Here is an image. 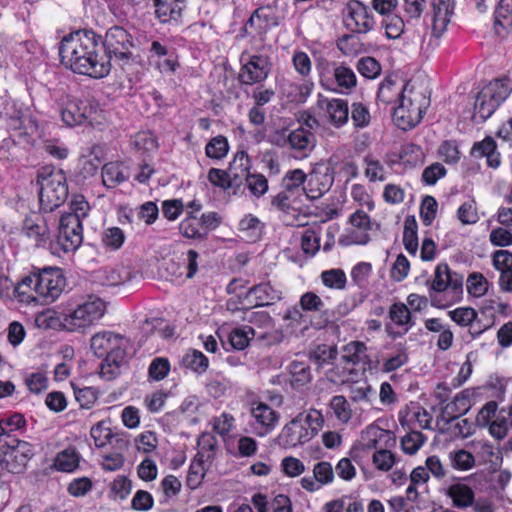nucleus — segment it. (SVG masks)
<instances>
[{
	"mask_svg": "<svg viewBox=\"0 0 512 512\" xmlns=\"http://www.w3.org/2000/svg\"><path fill=\"white\" fill-rule=\"evenodd\" d=\"M59 56L61 63L76 74L101 79L111 71L102 37L92 30H77L64 36L59 44Z\"/></svg>",
	"mask_w": 512,
	"mask_h": 512,
	"instance_id": "nucleus-1",
	"label": "nucleus"
},
{
	"mask_svg": "<svg viewBox=\"0 0 512 512\" xmlns=\"http://www.w3.org/2000/svg\"><path fill=\"white\" fill-rule=\"evenodd\" d=\"M126 339L112 331H101L94 334L90 340L93 353L103 358L101 375L106 379H112L118 373V369L125 358Z\"/></svg>",
	"mask_w": 512,
	"mask_h": 512,
	"instance_id": "nucleus-2",
	"label": "nucleus"
},
{
	"mask_svg": "<svg viewBox=\"0 0 512 512\" xmlns=\"http://www.w3.org/2000/svg\"><path fill=\"white\" fill-rule=\"evenodd\" d=\"M324 417L321 411L309 409L299 413L288 422L277 437L278 444L284 448H295L312 440L322 429Z\"/></svg>",
	"mask_w": 512,
	"mask_h": 512,
	"instance_id": "nucleus-3",
	"label": "nucleus"
},
{
	"mask_svg": "<svg viewBox=\"0 0 512 512\" xmlns=\"http://www.w3.org/2000/svg\"><path fill=\"white\" fill-rule=\"evenodd\" d=\"M429 104L430 98L424 89L407 83L404 85L400 101L394 107L395 124L402 130L414 128L422 120Z\"/></svg>",
	"mask_w": 512,
	"mask_h": 512,
	"instance_id": "nucleus-4",
	"label": "nucleus"
},
{
	"mask_svg": "<svg viewBox=\"0 0 512 512\" xmlns=\"http://www.w3.org/2000/svg\"><path fill=\"white\" fill-rule=\"evenodd\" d=\"M320 86L329 92L347 95L357 85V77L354 71L347 65L332 64L325 59H320L316 64Z\"/></svg>",
	"mask_w": 512,
	"mask_h": 512,
	"instance_id": "nucleus-5",
	"label": "nucleus"
},
{
	"mask_svg": "<svg viewBox=\"0 0 512 512\" xmlns=\"http://www.w3.org/2000/svg\"><path fill=\"white\" fill-rule=\"evenodd\" d=\"M511 92V82L508 79H495L489 82L476 96L473 119L476 122L487 120Z\"/></svg>",
	"mask_w": 512,
	"mask_h": 512,
	"instance_id": "nucleus-6",
	"label": "nucleus"
},
{
	"mask_svg": "<svg viewBox=\"0 0 512 512\" xmlns=\"http://www.w3.org/2000/svg\"><path fill=\"white\" fill-rule=\"evenodd\" d=\"M37 183L39 189L40 208L44 212H51L65 202L68 196L66 177L60 170L48 171L44 169L39 173Z\"/></svg>",
	"mask_w": 512,
	"mask_h": 512,
	"instance_id": "nucleus-7",
	"label": "nucleus"
},
{
	"mask_svg": "<svg viewBox=\"0 0 512 512\" xmlns=\"http://www.w3.org/2000/svg\"><path fill=\"white\" fill-rule=\"evenodd\" d=\"M106 305L100 298L89 296L65 312V330L84 331L93 326L105 314Z\"/></svg>",
	"mask_w": 512,
	"mask_h": 512,
	"instance_id": "nucleus-8",
	"label": "nucleus"
},
{
	"mask_svg": "<svg viewBox=\"0 0 512 512\" xmlns=\"http://www.w3.org/2000/svg\"><path fill=\"white\" fill-rule=\"evenodd\" d=\"M238 79L243 85H254L265 81L272 69L271 58L266 53L250 54L243 52Z\"/></svg>",
	"mask_w": 512,
	"mask_h": 512,
	"instance_id": "nucleus-9",
	"label": "nucleus"
},
{
	"mask_svg": "<svg viewBox=\"0 0 512 512\" xmlns=\"http://www.w3.org/2000/svg\"><path fill=\"white\" fill-rule=\"evenodd\" d=\"M463 277L453 272L446 263H439L434 270L432 279L429 281V296L434 306L440 307L436 299L439 293H452L458 296L462 292Z\"/></svg>",
	"mask_w": 512,
	"mask_h": 512,
	"instance_id": "nucleus-10",
	"label": "nucleus"
},
{
	"mask_svg": "<svg viewBox=\"0 0 512 512\" xmlns=\"http://www.w3.org/2000/svg\"><path fill=\"white\" fill-rule=\"evenodd\" d=\"M34 274L36 294L41 303L48 304L58 299L66 285L62 270L57 267H46Z\"/></svg>",
	"mask_w": 512,
	"mask_h": 512,
	"instance_id": "nucleus-11",
	"label": "nucleus"
},
{
	"mask_svg": "<svg viewBox=\"0 0 512 512\" xmlns=\"http://www.w3.org/2000/svg\"><path fill=\"white\" fill-rule=\"evenodd\" d=\"M0 446V466L10 473H21L35 454L34 446L26 441Z\"/></svg>",
	"mask_w": 512,
	"mask_h": 512,
	"instance_id": "nucleus-12",
	"label": "nucleus"
},
{
	"mask_svg": "<svg viewBox=\"0 0 512 512\" xmlns=\"http://www.w3.org/2000/svg\"><path fill=\"white\" fill-rule=\"evenodd\" d=\"M317 116L326 124L339 129L349 120V106L345 99L317 95L315 104Z\"/></svg>",
	"mask_w": 512,
	"mask_h": 512,
	"instance_id": "nucleus-13",
	"label": "nucleus"
},
{
	"mask_svg": "<svg viewBox=\"0 0 512 512\" xmlns=\"http://www.w3.org/2000/svg\"><path fill=\"white\" fill-rule=\"evenodd\" d=\"M102 47L110 60L114 57L122 64H126L132 58V37L120 26H113L107 30Z\"/></svg>",
	"mask_w": 512,
	"mask_h": 512,
	"instance_id": "nucleus-14",
	"label": "nucleus"
},
{
	"mask_svg": "<svg viewBox=\"0 0 512 512\" xmlns=\"http://www.w3.org/2000/svg\"><path fill=\"white\" fill-rule=\"evenodd\" d=\"M345 27L354 33L366 34L376 25L373 12L359 0H350L343 10Z\"/></svg>",
	"mask_w": 512,
	"mask_h": 512,
	"instance_id": "nucleus-15",
	"label": "nucleus"
},
{
	"mask_svg": "<svg viewBox=\"0 0 512 512\" xmlns=\"http://www.w3.org/2000/svg\"><path fill=\"white\" fill-rule=\"evenodd\" d=\"M281 299V291L273 287L270 283H260L249 288L241 306L238 307L233 298L227 302V308L231 311L248 309L250 307L268 306Z\"/></svg>",
	"mask_w": 512,
	"mask_h": 512,
	"instance_id": "nucleus-16",
	"label": "nucleus"
},
{
	"mask_svg": "<svg viewBox=\"0 0 512 512\" xmlns=\"http://www.w3.org/2000/svg\"><path fill=\"white\" fill-rule=\"evenodd\" d=\"M247 320L254 325V337L258 342L271 346L283 340V333L275 327L274 320L268 312H251Z\"/></svg>",
	"mask_w": 512,
	"mask_h": 512,
	"instance_id": "nucleus-17",
	"label": "nucleus"
},
{
	"mask_svg": "<svg viewBox=\"0 0 512 512\" xmlns=\"http://www.w3.org/2000/svg\"><path fill=\"white\" fill-rule=\"evenodd\" d=\"M56 241L64 252L75 251L83 241L82 223L76 217L62 215Z\"/></svg>",
	"mask_w": 512,
	"mask_h": 512,
	"instance_id": "nucleus-18",
	"label": "nucleus"
},
{
	"mask_svg": "<svg viewBox=\"0 0 512 512\" xmlns=\"http://www.w3.org/2000/svg\"><path fill=\"white\" fill-rule=\"evenodd\" d=\"M350 227L346 229L341 242L345 245H365L370 241L372 228L370 217L362 210H356L349 218Z\"/></svg>",
	"mask_w": 512,
	"mask_h": 512,
	"instance_id": "nucleus-19",
	"label": "nucleus"
},
{
	"mask_svg": "<svg viewBox=\"0 0 512 512\" xmlns=\"http://www.w3.org/2000/svg\"><path fill=\"white\" fill-rule=\"evenodd\" d=\"M333 182V171L326 165L318 164L307 175L303 191L309 199L316 200L330 190Z\"/></svg>",
	"mask_w": 512,
	"mask_h": 512,
	"instance_id": "nucleus-20",
	"label": "nucleus"
},
{
	"mask_svg": "<svg viewBox=\"0 0 512 512\" xmlns=\"http://www.w3.org/2000/svg\"><path fill=\"white\" fill-rule=\"evenodd\" d=\"M253 427L257 435L265 436L278 424L279 414L263 402H253L250 409Z\"/></svg>",
	"mask_w": 512,
	"mask_h": 512,
	"instance_id": "nucleus-21",
	"label": "nucleus"
},
{
	"mask_svg": "<svg viewBox=\"0 0 512 512\" xmlns=\"http://www.w3.org/2000/svg\"><path fill=\"white\" fill-rule=\"evenodd\" d=\"M312 473V476H304L300 480L301 488L309 493L317 492L322 487L334 482V468L328 461H320L314 464Z\"/></svg>",
	"mask_w": 512,
	"mask_h": 512,
	"instance_id": "nucleus-22",
	"label": "nucleus"
},
{
	"mask_svg": "<svg viewBox=\"0 0 512 512\" xmlns=\"http://www.w3.org/2000/svg\"><path fill=\"white\" fill-rule=\"evenodd\" d=\"M359 445L368 450L390 448L395 445V437L391 431L381 428L374 422L361 432Z\"/></svg>",
	"mask_w": 512,
	"mask_h": 512,
	"instance_id": "nucleus-23",
	"label": "nucleus"
},
{
	"mask_svg": "<svg viewBox=\"0 0 512 512\" xmlns=\"http://www.w3.org/2000/svg\"><path fill=\"white\" fill-rule=\"evenodd\" d=\"M314 82L311 78L285 79L280 84V91L292 103H305L312 94Z\"/></svg>",
	"mask_w": 512,
	"mask_h": 512,
	"instance_id": "nucleus-24",
	"label": "nucleus"
},
{
	"mask_svg": "<svg viewBox=\"0 0 512 512\" xmlns=\"http://www.w3.org/2000/svg\"><path fill=\"white\" fill-rule=\"evenodd\" d=\"M278 23L276 10L271 6H263L253 12L244 28L249 33L263 34Z\"/></svg>",
	"mask_w": 512,
	"mask_h": 512,
	"instance_id": "nucleus-25",
	"label": "nucleus"
},
{
	"mask_svg": "<svg viewBox=\"0 0 512 512\" xmlns=\"http://www.w3.org/2000/svg\"><path fill=\"white\" fill-rule=\"evenodd\" d=\"M315 136L313 132L305 127H298L288 133V135L283 138L282 142H277L278 145H286L297 152L302 153V156H307L311 153V151L315 147Z\"/></svg>",
	"mask_w": 512,
	"mask_h": 512,
	"instance_id": "nucleus-26",
	"label": "nucleus"
},
{
	"mask_svg": "<svg viewBox=\"0 0 512 512\" xmlns=\"http://www.w3.org/2000/svg\"><path fill=\"white\" fill-rule=\"evenodd\" d=\"M22 233L35 246H45L50 241V232L44 218L38 214L27 216L23 222Z\"/></svg>",
	"mask_w": 512,
	"mask_h": 512,
	"instance_id": "nucleus-27",
	"label": "nucleus"
},
{
	"mask_svg": "<svg viewBox=\"0 0 512 512\" xmlns=\"http://www.w3.org/2000/svg\"><path fill=\"white\" fill-rule=\"evenodd\" d=\"M432 32L437 38L446 30L454 12V0H433Z\"/></svg>",
	"mask_w": 512,
	"mask_h": 512,
	"instance_id": "nucleus-28",
	"label": "nucleus"
},
{
	"mask_svg": "<svg viewBox=\"0 0 512 512\" xmlns=\"http://www.w3.org/2000/svg\"><path fill=\"white\" fill-rule=\"evenodd\" d=\"M445 494L455 508L466 509L474 504L475 493L467 484L453 483L447 487Z\"/></svg>",
	"mask_w": 512,
	"mask_h": 512,
	"instance_id": "nucleus-29",
	"label": "nucleus"
},
{
	"mask_svg": "<svg viewBox=\"0 0 512 512\" xmlns=\"http://www.w3.org/2000/svg\"><path fill=\"white\" fill-rule=\"evenodd\" d=\"M471 155L477 158L486 157L488 166L492 168H498L501 163L500 154L496 151V142L490 136L476 142L471 149Z\"/></svg>",
	"mask_w": 512,
	"mask_h": 512,
	"instance_id": "nucleus-30",
	"label": "nucleus"
},
{
	"mask_svg": "<svg viewBox=\"0 0 512 512\" xmlns=\"http://www.w3.org/2000/svg\"><path fill=\"white\" fill-rule=\"evenodd\" d=\"M102 183L107 188H115L128 179L124 165L119 161L106 163L102 167Z\"/></svg>",
	"mask_w": 512,
	"mask_h": 512,
	"instance_id": "nucleus-31",
	"label": "nucleus"
},
{
	"mask_svg": "<svg viewBox=\"0 0 512 512\" xmlns=\"http://www.w3.org/2000/svg\"><path fill=\"white\" fill-rule=\"evenodd\" d=\"M13 294L19 302L32 304L41 303V299L36 294L35 274L32 273L24 277L13 289Z\"/></svg>",
	"mask_w": 512,
	"mask_h": 512,
	"instance_id": "nucleus-32",
	"label": "nucleus"
},
{
	"mask_svg": "<svg viewBox=\"0 0 512 512\" xmlns=\"http://www.w3.org/2000/svg\"><path fill=\"white\" fill-rule=\"evenodd\" d=\"M155 14L162 23L177 21L181 16L183 1L178 0H154Z\"/></svg>",
	"mask_w": 512,
	"mask_h": 512,
	"instance_id": "nucleus-33",
	"label": "nucleus"
},
{
	"mask_svg": "<svg viewBox=\"0 0 512 512\" xmlns=\"http://www.w3.org/2000/svg\"><path fill=\"white\" fill-rule=\"evenodd\" d=\"M65 313L60 314L54 309H45L35 316V325L40 329L65 330Z\"/></svg>",
	"mask_w": 512,
	"mask_h": 512,
	"instance_id": "nucleus-34",
	"label": "nucleus"
},
{
	"mask_svg": "<svg viewBox=\"0 0 512 512\" xmlns=\"http://www.w3.org/2000/svg\"><path fill=\"white\" fill-rule=\"evenodd\" d=\"M79 462L80 454L75 448L69 447L55 456L53 466L57 471L71 473L78 468Z\"/></svg>",
	"mask_w": 512,
	"mask_h": 512,
	"instance_id": "nucleus-35",
	"label": "nucleus"
},
{
	"mask_svg": "<svg viewBox=\"0 0 512 512\" xmlns=\"http://www.w3.org/2000/svg\"><path fill=\"white\" fill-rule=\"evenodd\" d=\"M404 86L391 79H384L378 89L377 98L384 104H393L400 101Z\"/></svg>",
	"mask_w": 512,
	"mask_h": 512,
	"instance_id": "nucleus-36",
	"label": "nucleus"
},
{
	"mask_svg": "<svg viewBox=\"0 0 512 512\" xmlns=\"http://www.w3.org/2000/svg\"><path fill=\"white\" fill-rule=\"evenodd\" d=\"M238 230L247 240L257 241L262 236L263 224L257 217L248 214L239 221Z\"/></svg>",
	"mask_w": 512,
	"mask_h": 512,
	"instance_id": "nucleus-37",
	"label": "nucleus"
},
{
	"mask_svg": "<svg viewBox=\"0 0 512 512\" xmlns=\"http://www.w3.org/2000/svg\"><path fill=\"white\" fill-rule=\"evenodd\" d=\"M91 438L97 448H103L111 443L116 434L112 431L109 420H102L91 427Z\"/></svg>",
	"mask_w": 512,
	"mask_h": 512,
	"instance_id": "nucleus-38",
	"label": "nucleus"
},
{
	"mask_svg": "<svg viewBox=\"0 0 512 512\" xmlns=\"http://www.w3.org/2000/svg\"><path fill=\"white\" fill-rule=\"evenodd\" d=\"M329 409L332 415L341 424H347L353 416V410L350 403L342 395H336L331 398Z\"/></svg>",
	"mask_w": 512,
	"mask_h": 512,
	"instance_id": "nucleus-39",
	"label": "nucleus"
},
{
	"mask_svg": "<svg viewBox=\"0 0 512 512\" xmlns=\"http://www.w3.org/2000/svg\"><path fill=\"white\" fill-rule=\"evenodd\" d=\"M251 160L245 151H239L235 154L229 165L228 172L233 181L245 179L250 173Z\"/></svg>",
	"mask_w": 512,
	"mask_h": 512,
	"instance_id": "nucleus-40",
	"label": "nucleus"
},
{
	"mask_svg": "<svg viewBox=\"0 0 512 512\" xmlns=\"http://www.w3.org/2000/svg\"><path fill=\"white\" fill-rule=\"evenodd\" d=\"M349 113L351 114L352 124L355 129H365L372 123L370 109L368 105L362 102H353Z\"/></svg>",
	"mask_w": 512,
	"mask_h": 512,
	"instance_id": "nucleus-41",
	"label": "nucleus"
},
{
	"mask_svg": "<svg viewBox=\"0 0 512 512\" xmlns=\"http://www.w3.org/2000/svg\"><path fill=\"white\" fill-rule=\"evenodd\" d=\"M255 330L251 326H242L238 328H234L229 333V342L231 346L236 350H243L245 349L250 340L255 339L254 337Z\"/></svg>",
	"mask_w": 512,
	"mask_h": 512,
	"instance_id": "nucleus-42",
	"label": "nucleus"
},
{
	"mask_svg": "<svg viewBox=\"0 0 512 512\" xmlns=\"http://www.w3.org/2000/svg\"><path fill=\"white\" fill-rule=\"evenodd\" d=\"M389 318L397 326L407 332L411 326V313L404 303H394L389 309Z\"/></svg>",
	"mask_w": 512,
	"mask_h": 512,
	"instance_id": "nucleus-43",
	"label": "nucleus"
},
{
	"mask_svg": "<svg viewBox=\"0 0 512 512\" xmlns=\"http://www.w3.org/2000/svg\"><path fill=\"white\" fill-rule=\"evenodd\" d=\"M364 174L371 182L384 181L386 179V170L382 162L373 155L364 157Z\"/></svg>",
	"mask_w": 512,
	"mask_h": 512,
	"instance_id": "nucleus-44",
	"label": "nucleus"
},
{
	"mask_svg": "<svg viewBox=\"0 0 512 512\" xmlns=\"http://www.w3.org/2000/svg\"><path fill=\"white\" fill-rule=\"evenodd\" d=\"M229 151V143L226 137L218 135L213 137L205 147V154L208 158L221 160Z\"/></svg>",
	"mask_w": 512,
	"mask_h": 512,
	"instance_id": "nucleus-45",
	"label": "nucleus"
},
{
	"mask_svg": "<svg viewBox=\"0 0 512 512\" xmlns=\"http://www.w3.org/2000/svg\"><path fill=\"white\" fill-rule=\"evenodd\" d=\"M283 319L288 322L292 331L305 330L308 328L309 319L300 306H293L285 312Z\"/></svg>",
	"mask_w": 512,
	"mask_h": 512,
	"instance_id": "nucleus-46",
	"label": "nucleus"
},
{
	"mask_svg": "<svg viewBox=\"0 0 512 512\" xmlns=\"http://www.w3.org/2000/svg\"><path fill=\"white\" fill-rule=\"evenodd\" d=\"M24 382L31 393L39 394L48 388L49 379L45 371L37 370L26 373Z\"/></svg>",
	"mask_w": 512,
	"mask_h": 512,
	"instance_id": "nucleus-47",
	"label": "nucleus"
},
{
	"mask_svg": "<svg viewBox=\"0 0 512 512\" xmlns=\"http://www.w3.org/2000/svg\"><path fill=\"white\" fill-rule=\"evenodd\" d=\"M403 244L408 253L415 256L418 251L417 223L414 218L406 219L403 231Z\"/></svg>",
	"mask_w": 512,
	"mask_h": 512,
	"instance_id": "nucleus-48",
	"label": "nucleus"
},
{
	"mask_svg": "<svg viewBox=\"0 0 512 512\" xmlns=\"http://www.w3.org/2000/svg\"><path fill=\"white\" fill-rule=\"evenodd\" d=\"M322 283L330 289L342 290L346 286L347 277L342 269H329L321 273Z\"/></svg>",
	"mask_w": 512,
	"mask_h": 512,
	"instance_id": "nucleus-49",
	"label": "nucleus"
},
{
	"mask_svg": "<svg viewBox=\"0 0 512 512\" xmlns=\"http://www.w3.org/2000/svg\"><path fill=\"white\" fill-rule=\"evenodd\" d=\"M451 466L458 471H468L475 466V457L467 450L460 449L449 454Z\"/></svg>",
	"mask_w": 512,
	"mask_h": 512,
	"instance_id": "nucleus-50",
	"label": "nucleus"
},
{
	"mask_svg": "<svg viewBox=\"0 0 512 512\" xmlns=\"http://www.w3.org/2000/svg\"><path fill=\"white\" fill-rule=\"evenodd\" d=\"M183 364L196 373H204L208 366V358L198 350H192L183 357Z\"/></svg>",
	"mask_w": 512,
	"mask_h": 512,
	"instance_id": "nucleus-51",
	"label": "nucleus"
},
{
	"mask_svg": "<svg viewBox=\"0 0 512 512\" xmlns=\"http://www.w3.org/2000/svg\"><path fill=\"white\" fill-rule=\"evenodd\" d=\"M366 356V346L363 342L352 341L343 347L342 359L347 363L358 364Z\"/></svg>",
	"mask_w": 512,
	"mask_h": 512,
	"instance_id": "nucleus-52",
	"label": "nucleus"
},
{
	"mask_svg": "<svg viewBox=\"0 0 512 512\" xmlns=\"http://www.w3.org/2000/svg\"><path fill=\"white\" fill-rule=\"evenodd\" d=\"M486 427H488L491 437L500 441L508 435L510 422L507 417L503 415V410H501L496 418L493 419V421H491Z\"/></svg>",
	"mask_w": 512,
	"mask_h": 512,
	"instance_id": "nucleus-53",
	"label": "nucleus"
},
{
	"mask_svg": "<svg viewBox=\"0 0 512 512\" xmlns=\"http://www.w3.org/2000/svg\"><path fill=\"white\" fill-rule=\"evenodd\" d=\"M62 120L68 126L79 125L83 123L84 112H81L78 100H69L66 107L61 112Z\"/></svg>",
	"mask_w": 512,
	"mask_h": 512,
	"instance_id": "nucleus-54",
	"label": "nucleus"
},
{
	"mask_svg": "<svg viewBox=\"0 0 512 512\" xmlns=\"http://www.w3.org/2000/svg\"><path fill=\"white\" fill-rule=\"evenodd\" d=\"M372 462L376 469L387 472L394 466L396 457L389 448L383 447L374 452Z\"/></svg>",
	"mask_w": 512,
	"mask_h": 512,
	"instance_id": "nucleus-55",
	"label": "nucleus"
},
{
	"mask_svg": "<svg viewBox=\"0 0 512 512\" xmlns=\"http://www.w3.org/2000/svg\"><path fill=\"white\" fill-rule=\"evenodd\" d=\"M201 220L195 216H189L183 219L179 225L180 233L191 239L201 238L204 233L202 232Z\"/></svg>",
	"mask_w": 512,
	"mask_h": 512,
	"instance_id": "nucleus-56",
	"label": "nucleus"
},
{
	"mask_svg": "<svg viewBox=\"0 0 512 512\" xmlns=\"http://www.w3.org/2000/svg\"><path fill=\"white\" fill-rule=\"evenodd\" d=\"M125 241V234L119 227H110L102 233V243L110 250H118Z\"/></svg>",
	"mask_w": 512,
	"mask_h": 512,
	"instance_id": "nucleus-57",
	"label": "nucleus"
},
{
	"mask_svg": "<svg viewBox=\"0 0 512 512\" xmlns=\"http://www.w3.org/2000/svg\"><path fill=\"white\" fill-rule=\"evenodd\" d=\"M350 196L355 203L358 204L359 207L363 210L366 208L368 212L374 210L375 203L368 193L367 189L360 184H354L351 187Z\"/></svg>",
	"mask_w": 512,
	"mask_h": 512,
	"instance_id": "nucleus-58",
	"label": "nucleus"
},
{
	"mask_svg": "<svg viewBox=\"0 0 512 512\" xmlns=\"http://www.w3.org/2000/svg\"><path fill=\"white\" fill-rule=\"evenodd\" d=\"M301 248L306 255L314 256L320 248V235L316 229H306L301 236Z\"/></svg>",
	"mask_w": 512,
	"mask_h": 512,
	"instance_id": "nucleus-59",
	"label": "nucleus"
},
{
	"mask_svg": "<svg viewBox=\"0 0 512 512\" xmlns=\"http://www.w3.org/2000/svg\"><path fill=\"white\" fill-rule=\"evenodd\" d=\"M280 467L285 476L296 478L301 476L305 470V464L299 458L286 456L281 460Z\"/></svg>",
	"mask_w": 512,
	"mask_h": 512,
	"instance_id": "nucleus-60",
	"label": "nucleus"
},
{
	"mask_svg": "<svg viewBox=\"0 0 512 512\" xmlns=\"http://www.w3.org/2000/svg\"><path fill=\"white\" fill-rule=\"evenodd\" d=\"M457 218L462 224H475L479 221L476 203L473 199H469L462 203L457 210Z\"/></svg>",
	"mask_w": 512,
	"mask_h": 512,
	"instance_id": "nucleus-61",
	"label": "nucleus"
},
{
	"mask_svg": "<svg viewBox=\"0 0 512 512\" xmlns=\"http://www.w3.org/2000/svg\"><path fill=\"white\" fill-rule=\"evenodd\" d=\"M292 64L295 71L301 76V78H310L312 62L307 53L301 50L294 51L292 55Z\"/></svg>",
	"mask_w": 512,
	"mask_h": 512,
	"instance_id": "nucleus-62",
	"label": "nucleus"
},
{
	"mask_svg": "<svg viewBox=\"0 0 512 512\" xmlns=\"http://www.w3.org/2000/svg\"><path fill=\"white\" fill-rule=\"evenodd\" d=\"M488 281L481 273H472L467 279V291L473 297H482L488 291Z\"/></svg>",
	"mask_w": 512,
	"mask_h": 512,
	"instance_id": "nucleus-63",
	"label": "nucleus"
},
{
	"mask_svg": "<svg viewBox=\"0 0 512 512\" xmlns=\"http://www.w3.org/2000/svg\"><path fill=\"white\" fill-rule=\"evenodd\" d=\"M495 25L508 28L512 25V0H500L495 10Z\"/></svg>",
	"mask_w": 512,
	"mask_h": 512,
	"instance_id": "nucleus-64",
	"label": "nucleus"
}]
</instances>
